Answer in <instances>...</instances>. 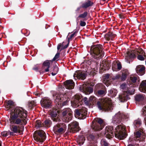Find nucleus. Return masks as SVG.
Returning a JSON list of instances; mask_svg holds the SVG:
<instances>
[{
	"mask_svg": "<svg viewBox=\"0 0 146 146\" xmlns=\"http://www.w3.org/2000/svg\"><path fill=\"white\" fill-rule=\"evenodd\" d=\"M27 113L22 108L16 107L13 110L9 119L11 135L22 132L24 126L27 123Z\"/></svg>",
	"mask_w": 146,
	"mask_h": 146,
	"instance_id": "nucleus-1",
	"label": "nucleus"
},
{
	"mask_svg": "<svg viewBox=\"0 0 146 146\" xmlns=\"http://www.w3.org/2000/svg\"><path fill=\"white\" fill-rule=\"evenodd\" d=\"M97 98L94 96H91L89 98V108H92L93 106L96 104L97 106L100 110L104 111H111L112 109L111 100L109 98H105L102 99L100 101H98Z\"/></svg>",
	"mask_w": 146,
	"mask_h": 146,
	"instance_id": "nucleus-2",
	"label": "nucleus"
},
{
	"mask_svg": "<svg viewBox=\"0 0 146 146\" xmlns=\"http://www.w3.org/2000/svg\"><path fill=\"white\" fill-rule=\"evenodd\" d=\"M125 129V126L123 125H120L116 127L114 133L113 127L112 126H108L106 128L105 135L108 139H111L114 136V134L116 137L120 139L125 138L126 134L124 132Z\"/></svg>",
	"mask_w": 146,
	"mask_h": 146,
	"instance_id": "nucleus-3",
	"label": "nucleus"
},
{
	"mask_svg": "<svg viewBox=\"0 0 146 146\" xmlns=\"http://www.w3.org/2000/svg\"><path fill=\"white\" fill-rule=\"evenodd\" d=\"M71 105L74 108H76L83 105L84 102L86 105L89 107V101H88V98L86 97L82 98V96L80 95H76L73 97L71 100Z\"/></svg>",
	"mask_w": 146,
	"mask_h": 146,
	"instance_id": "nucleus-4",
	"label": "nucleus"
},
{
	"mask_svg": "<svg viewBox=\"0 0 146 146\" xmlns=\"http://www.w3.org/2000/svg\"><path fill=\"white\" fill-rule=\"evenodd\" d=\"M90 52L92 57L97 60L101 58L104 56L103 46L100 44L92 46L90 48Z\"/></svg>",
	"mask_w": 146,
	"mask_h": 146,
	"instance_id": "nucleus-5",
	"label": "nucleus"
},
{
	"mask_svg": "<svg viewBox=\"0 0 146 146\" xmlns=\"http://www.w3.org/2000/svg\"><path fill=\"white\" fill-rule=\"evenodd\" d=\"M67 95V94L66 93L64 94L60 93H57L56 92H54L53 94V96L56 104L61 105L62 102L63 100H64V102L62 104L63 105H65L67 102L68 100L67 98H68Z\"/></svg>",
	"mask_w": 146,
	"mask_h": 146,
	"instance_id": "nucleus-6",
	"label": "nucleus"
},
{
	"mask_svg": "<svg viewBox=\"0 0 146 146\" xmlns=\"http://www.w3.org/2000/svg\"><path fill=\"white\" fill-rule=\"evenodd\" d=\"M104 121L100 118H96L92 122L91 127L94 131H99L104 127Z\"/></svg>",
	"mask_w": 146,
	"mask_h": 146,
	"instance_id": "nucleus-7",
	"label": "nucleus"
},
{
	"mask_svg": "<svg viewBox=\"0 0 146 146\" xmlns=\"http://www.w3.org/2000/svg\"><path fill=\"white\" fill-rule=\"evenodd\" d=\"M33 137L36 141L40 143H42L46 139V134L43 131L39 130L35 132Z\"/></svg>",
	"mask_w": 146,
	"mask_h": 146,
	"instance_id": "nucleus-8",
	"label": "nucleus"
},
{
	"mask_svg": "<svg viewBox=\"0 0 146 146\" xmlns=\"http://www.w3.org/2000/svg\"><path fill=\"white\" fill-rule=\"evenodd\" d=\"M67 128L66 124L63 123L57 124L53 127V131L56 134L59 135L64 133Z\"/></svg>",
	"mask_w": 146,
	"mask_h": 146,
	"instance_id": "nucleus-9",
	"label": "nucleus"
},
{
	"mask_svg": "<svg viewBox=\"0 0 146 146\" xmlns=\"http://www.w3.org/2000/svg\"><path fill=\"white\" fill-rule=\"evenodd\" d=\"M128 117V115L121 113L119 112L113 117L112 122L114 124H118L122 121L123 119L127 118Z\"/></svg>",
	"mask_w": 146,
	"mask_h": 146,
	"instance_id": "nucleus-10",
	"label": "nucleus"
},
{
	"mask_svg": "<svg viewBox=\"0 0 146 146\" xmlns=\"http://www.w3.org/2000/svg\"><path fill=\"white\" fill-rule=\"evenodd\" d=\"M81 108L79 110H76L75 111V114L77 115L78 118L81 119L85 118L87 115V109L83 106L81 107Z\"/></svg>",
	"mask_w": 146,
	"mask_h": 146,
	"instance_id": "nucleus-11",
	"label": "nucleus"
},
{
	"mask_svg": "<svg viewBox=\"0 0 146 146\" xmlns=\"http://www.w3.org/2000/svg\"><path fill=\"white\" fill-rule=\"evenodd\" d=\"M52 102L50 99L48 97L43 98L40 101L41 106L45 109L51 108L52 106Z\"/></svg>",
	"mask_w": 146,
	"mask_h": 146,
	"instance_id": "nucleus-12",
	"label": "nucleus"
},
{
	"mask_svg": "<svg viewBox=\"0 0 146 146\" xmlns=\"http://www.w3.org/2000/svg\"><path fill=\"white\" fill-rule=\"evenodd\" d=\"M68 128L70 132L74 133L78 132L80 129L78 123L76 121L72 122L69 124Z\"/></svg>",
	"mask_w": 146,
	"mask_h": 146,
	"instance_id": "nucleus-13",
	"label": "nucleus"
},
{
	"mask_svg": "<svg viewBox=\"0 0 146 146\" xmlns=\"http://www.w3.org/2000/svg\"><path fill=\"white\" fill-rule=\"evenodd\" d=\"M80 90L86 94H89L93 91V88L90 86H88L86 84H83L80 86Z\"/></svg>",
	"mask_w": 146,
	"mask_h": 146,
	"instance_id": "nucleus-14",
	"label": "nucleus"
},
{
	"mask_svg": "<svg viewBox=\"0 0 146 146\" xmlns=\"http://www.w3.org/2000/svg\"><path fill=\"white\" fill-rule=\"evenodd\" d=\"M121 68V65L120 62L117 61H114L113 62L112 66V68L113 71H118L120 70Z\"/></svg>",
	"mask_w": 146,
	"mask_h": 146,
	"instance_id": "nucleus-15",
	"label": "nucleus"
},
{
	"mask_svg": "<svg viewBox=\"0 0 146 146\" xmlns=\"http://www.w3.org/2000/svg\"><path fill=\"white\" fill-rule=\"evenodd\" d=\"M86 136L88 140L90 141L91 144L88 146H97L96 144L94 143L95 141V137L94 136L90 133V132H88L86 135Z\"/></svg>",
	"mask_w": 146,
	"mask_h": 146,
	"instance_id": "nucleus-16",
	"label": "nucleus"
},
{
	"mask_svg": "<svg viewBox=\"0 0 146 146\" xmlns=\"http://www.w3.org/2000/svg\"><path fill=\"white\" fill-rule=\"evenodd\" d=\"M118 98L119 100L121 102H126L130 98L129 96L127 94V93L125 92L120 94Z\"/></svg>",
	"mask_w": 146,
	"mask_h": 146,
	"instance_id": "nucleus-17",
	"label": "nucleus"
},
{
	"mask_svg": "<svg viewBox=\"0 0 146 146\" xmlns=\"http://www.w3.org/2000/svg\"><path fill=\"white\" fill-rule=\"evenodd\" d=\"M74 78L76 77L78 79L84 80L86 77L85 74L82 72L81 71H78L76 72L74 75Z\"/></svg>",
	"mask_w": 146,
	"mask_h": 146,
	"instance_id": "nucleus-18",
	"label": "nucleus"
},
{
	"mask_svg": "<svg viewBox=\"0 0 146 146\" xmlns=\"http://www.w3.org/2000/svg\"><path fill=\"white\" fill-rule=\"evenodd\" d=\"M137 81H139V77L137 75H132L130 77V81L128 83L130 87H133V84Z\"/></svg>",
	"mask_w": 146,
	"mask_h": 146,
	"instance_id": "nucleus-19",
	"label": "nucleus"
},
{
	"mask_svg": "<svg viewBox=\"0 0 146 146\" xmlns=\"http://www.w3.org/2000/svg\"><path fill=\"white\" fill-rule=\"evenodd\" d=\"M74 82L72 80H67L64 82L65 88L68 89H72L74 87Z\"/></svg>",
	"mask_w": 146,
	"mask_h": 146,
	"instance_id": "nucleus-20",
	"label": "nucleus"
},
{
	"mask_svg": "<svg viewBox=\"0 0 146 146\" xmlns=\"http://www.w3.org/2000/svg\"><path fill=\"white\" fill-rule=\"evenodd\" d=\"M145 67L143 66L139 65L137 66L136 71L138 75L142 76L145 73Z\"/></svg>",
	"mask_w": 146,
	"mask_h": 146,
	"instance_id": "nucleus-21",
	"label": "nucleus"
},
{
	"mask_svg": "<svg viewBox=\"0 0 146 146\" xmlns=\"http://www.w3.org/2000/svg\"><path fill=\"white\" fill-rule=\"evenodd\" d=\"M143 133L141 131H138L135 133L134 140L136 141H142L141 139V136L143 135Z\"/></svg>",
	"mask_w": 146,
	"mask_h": 146,
	"instance_id": "nucleus-22",
	"label": "nucleus"
},
{
	"mask_svg": "<svg viewBox=\"0 0 146 146\" xmlns=\"http://www.w3.org/2000/svg\"><path fill=\"white\" fill-rule=\"evenodd\" d=\"M139 90L141 92L146 93V80L141 82L140 85Z\"/></svg>",
	"mask_w": 146,
	"mask_h": 146,
	"instance_id": "nucleus-23",
	"label": "nucleus"
},
{
	"mask_svg": "<svg viewBox=\"0 0 146 146\" xmlns=\"http://www.w3.org/2000/svg\"><path fill=\"white\" fill-rule=\"evenodd\" d=\"M76 139L77 142L80 146H81L83 144L85 140V138L82 135L78 136Z\"/></svg>",
	"mask_w": 146,
	"mask_h": 146,
	"instance_id": "nucleus-24",
	"label": "nucleus"
},
{
	"mask_svg": "<svg viewBox=\"0 0 146 146\" xmlns=\"http://www.w3.org/2000/svg\"><path fill=\"white\" fill-rule=\"evenodd\" d=\"M135 57V55L132 52H128L125 56V59L127 63H130L131 59Z\"/></svg>",
	"mask_w": 146,
	"mask_h": 146,
	"instance_id": "nucleus-25",
	"label": "nucleus"
},
{
	"mask_svg": "<svg viewBox=\"0 0 146 146\" xmlns=\"http://www.w3.org/2000/svg\"><path fill=\"white\" fill-rule=\"evenodd\" d=\"M65 112L62 114V119L63 121L68 122L72 119V115H65Z\"/></svg>",
	"mask_w": 146,
	"mask_h": 146,
	"instance_id": "nucleus-26",
	"label": "nucleus"
},
{
	"mask_svg": "<svg viewBox=\"0 0 146 146\" xmlns=\"http://www.w3.org/2000/svg\"><path fill=\"white\" fill-rule=\"evenodd\" d=\"M69 43H67V42H64L62 43H60L57 46V49L59 50L60 49H61L60 51L66 48L68 46Z\"/></svg>",
	"mask_w": 146,
	"mask_h": 146,
	"instance_id": "nucleus-27",
	"label": "nucleus"
},
{
	"mask_svg": "<svg viewBox=\"0 0 146 146\" xmlns=\"http://www.w3.org/2000/svg\"><path fill=\"white\" fill-rule=\"evenodd\" d=\"M121 72L122 74L121 78V79L122 81L125 80L129 74L128 71L127 69H124L121 71Z\"/></svg>",
	"mask_w": 146,
	"mask_h": 146,
	"instance_id": "nucleus-28",
	"label": "nucleus"
},
{
	"mask_svg": "<svg viewBox=\"0 0 146 146\" xmlns=\"http://www.w3.org/2000/svg\"><path fill=\"white\" fill-rule=\"evenodd\" d=\"M110 74H107L103 77V83L107 86H108L110 84L109 81Z\"/></svg>",
	"mask_w": 146,
	"mask_h": 146,
	"instance_id": "nucleus-29",
	"label": "nucleus"
},
{
	"mask_svg": "<svg viewBox=\"0 0 146 146\" xmlns=\"http://www.w3.org/2000/svg\"><path fill=\"white\" fill-rule=\"evenodd\" d=\"M116 35L112 33H109L106 34L105 36V38L106 39L108 40H112L115 36Z\"/></svg>",
	"mask_w": 146,
	"mask_h": 146,
	"instance_id": "nucleus-30",
	"label": "nucleus"
},
{
	"mask_svg": "<svg viewBox=\"0 0 146 146\" xmlns=\"http://www.w3.org/2000/svg\"><path fill=\"white\" fill-rule=\"evenodd\" d=\"M109 64L105 61H103L100 64V68L102 70H106L108 69Z\"/></svg>",
	"mask_w": 146,
	"mask_h": 146,
	"instance_id": "nucleus-31",
	"label": "nucleus"
},
{
	"mask_svg": "<svg viewBox=\"0 0 146 146\" xmlns=\"http://www.w3.org/2000/svg\"><path fill=\"white\" fill-rule=\"evenodd\" d=\"M51 61L46 60L43 63V65L44 68L46 67V68L45 69V72H47L49 71V68L50 67V62H51Z\"/></svg>",
	"mask_w": 146,
	"mask_h": 146,
	"instance_id": "nucleus-32",
	"label": "nucleus"
},
{
	"mask_svg": "<svg viewBox=\"0 0 146 146\" xmlns=\"http://www.w3.org/2000/svg\"><path fill=\"white\" fill-rule=\"evenodd\" d=\"M135 99L136 101L140 102L143 101L145 99V98L143 95L138 94L135 96Z\"/></svg>",
	"mask_w": 146,
	"mask_h": 146,
	"instance_id": "nucleus-33",
	"label": "nucleus"
},
{
	"mask_svg": "<svg viewBox=\"0 0 146 146\" xmlns=\"http://www.w3.org/2000/svg\"><path fill=\"white\" fill-rule=\"evenodd\" d=\"M51 116L52 117V119L54 121H58V119L56 116H57V114L56 110L55 111H52L51 113Z\"/></svg>",
	"mask_w": 146,
	"mask_h": 146,
	"instance_id": "nucleus-34",
	"label": "nucleus"
},
{
	"mask_svg": "<svg viewBox=\"0 0 146 146\" xmlns=\"http://www.w3.org/2000/svg\"><path fill=\"white\" fill-rule=\"evenodd\" d=\"M117 93V90L113 89L110 90L109 92V95L112 97H115Z\"/></svg>",
	"mask_w": 146,
	"mask_h": 146,
	"instance_id": "nucleus-35",
	"label": "nucleus"
},
{
	"mask_svg": "<svg viewBox=\"0 0 146 146\" xmlns=\"http://www.w3.org/2000/svg\"><path fill=\"white\" fill-rule=\"evenodd\" d=\"M133 124L135 127H139L141 124V121L140 119H138L134 121Z\"/></svg>",
	"mask_w": 146,
	"mask_h": 146,
	"instance_id": "nucleus-36",
	"label": "nucleus"
},
{
	"mask_svg": "<svg viewBox=\"0 0 146 146\" xmlns=\"http://www.w3.org/2000/svg\"><path fill=\"white\" fill-rule=\"evenodd\" d=\"M93 3L90 1H88L85 3H83L82 6V7L84 8H87L90 6L92 5Z\"/></svg>",
	"mask_w": 146,
	"mask_h": 146,
	"instance_id": "nucleus-37",
	"label": "nucleus"
},
{
	"mask_svg": "<svg viewBox=\"0 0 146 146\" xmlns=\"http://www.w3.org/2000/svg\"><path fill=\"white\" fill-rule=\"evenodd\" d=\"M141 115L144 117V119L146 125V106L142 109L141 112Z\"/></svg>",
	"mask_w": 146,
	"mask_h": 146,
	"instance_id": "nucleus-38",
	"label": "nucleus"
},
{
	"mask_svg": "<svg viewBox=\"0 0 146 146\" xmlns=\"http://www.w3.org/2000/svg\"><path fill=\"white\" fill-rule=\"evenodd\" d=\"M64 112H65V115H72V112L70 108H66L64 109L63 111L62 114Z\"/></svg>",
	"mask_w": 146,
	"mask_h": 146,
	"instance_id": "nucleus-39",
	"label": "nucleus"
},
{
	"mask_svg": "<svg viewBox=\"0 0 146 146\" xmlns=\"http://www.w3.org/2000/svg\"><path fill=\"white\" fill-rule=\"evenodd\" d=\"M52 122L49 119H47L44 122V124H43V126L45 127H49L51 125Z\"/></svg>",
	"mask_w": 146,
	"mask_h": 146,
	"instance_id": "nucleus-40",
	"label": "nucleus"
},
{
	"mask_svg": "<svg viewBox=\"0 0 146 146\" xmlns=\"http://www.w3.org/2000/svg\"><path fill=\"white\" fill-rule=\"evenodd\" d=\"M133 87H131V88H129L127 91L125 92L127 93V94L129 96V94L132 95L134 94L135 90Z\"/></svg>",
	"mask_w": 146,
	"mask_h": 146,
	"instance_id": "nucleus-41",
	"label": "nucleus"
},
{
	"mask_svg": "<svg viewBox=\"0 0 146 146\" xmlns=\"http://www.w3.org/2000/svg\"><path fill=\"white\" fill-rule=\"evenodd\" d=\"M146 57V55L145 53V55H143L142 54H138L137 56V58L138 59L141 61H143L145 59Z\"/></svg>",
	"mask_w": 146,
	"mask_h": 146,
	"instance_id": "nucleus-42",
	"label": "nucleus"
},
{
	"mask_svg": "<svg viewBox=\"0 0 146 146\" xmlns=\"http://www.w3.org/2000/svg\"><path fill=\"white\" fill-rule=\"evenodd\" d=\"M101 146H108L109 145V143L105 139H102L101 141Z\"/></svg>",
	"mask_w": 146,
	"mask_h": 146,
	"instance_id": "nucleus-43",
	"label": "nucleus"
},
{
	"mask_svg": "<svg viewBox=\"0 0 146 146\" xmlns=\"http://www.w3.org/2000/svg\"><path fill=\"white\" fill-rule=\"evenodd\" d=\"M104 88V86L102 83H99L97 84L95 88L97 90L100 89H103Z\"/></svg>",
	"mask_w": 146,
	"mask_h": 146,
	"instance_id": "nucleus-44",
	"label": "nucleus"
},
{
	"mask_svg": "<svg viewBox=\"0 0 146 146\" xmlns=\"http://www.w3.org/2000/svg\"><path fill=\"white\" fill-rule=\"evenodd\" d=\"M36 103L34 101H31L28 103L29 107V109H32L36 105Z\"/></svg>",
	"mask_w": 146,
	"mask_h": 146,
	"instance_id": "nucleus-45",
	"label": "nucleus"
},
{
	"mask_svg": "<svg viewBox=\"0 0 146 146\" xmlns=\"http://www.w3.org/2000/svg\"><path fill=\"white\" fill-rule=\"evenodd\" d=\"M43 124H41L40 121V120H36L35 123V126L37 128H40V127H42Z\"/></svg>",
	"mask_w": 146,
	"mask_h": 146,
	"instance_id": "nucleus-46",
	"label": "nucleus"
},
{
	"mask_svg": "<svg viewBox=\"0 0 146 146\" xmlns=\"http://www.w3.org/2000/svg\"><path fill=\"white\" fill-rule=\"evenodd\" d=\"M87 15V13L86 12H85L82 14L80 15L76 19L77 21H78L79 19V18H84L86 17Z\"/></svg>",
	"mask_w": 146,
	"mask_h": 146,
	"instance_id": "nucleus-47",
	"label": "nucleus"
},
{
	"mask_svg": "<svg viewBox=\"0 0 146 146\" xmlns=\"http://www.w3.org/2000/svg\"><path fill=\"white\" fill-rule=\"evenodd\" d=\"M136 51L138 52L139 54H142L143 55H145V52H144L143 50L141 48H139L136 50Z\"/></svg>",
	"mask_w": 146,
	"mask_h": 146,
	"instance_id": "nucleus-48",
	"label": "nucleus"
},
{
	"mask_svg": "<svg viewBox=\"0 0 146 146\" xmlns=\"http://www.w3.org/2000/svg\"><path fill=\"white\" fill-rule=\"evenodd\" d=\"M77 32L76 31H75L71 35L68 37V42L69 43V42L71 39L73 37H74L76 33Z\"/></svg>",
	"mask_w": 146,
	"mask_h": 146,
	"instance_id": "nucleus-49",
	"label": "nucleus"
},
{
	"mask_svg": "<svg viewBox=\"0 0 146 146\" xmlns=\"http://www.w3.org/2000/svg\"><path fill=\"white\" fill-rule=\"evenodd\" d=\"M60 51L59 52H58L56 54L55 56L52 59L53 61L58 60V58L60 56Z\"/></svg>",
	"mask_w": 146,
	"mask_h": 146,
	"instance_id": "nucleus-50",
	"label": "nucleus"
},
{
	"mask_svg": "<svg viewBox=\"0 0 146 146\" xmlns=\"http://www.w3.org/2000/svg\"><path fill=\"white\" fill-rule=\"evenodd\" d=\"M54 70L55 71L54 72H52V76H54L56 74L58 71V68L57 66H56L54 68Z\"/></svg>",
	"mask_w": 146,
	"mask_h": 146,
	"instance_id": "nucleus-51",
	"label": "nucleus"
},
{
	"mask_svg": "<svg viewBox=\"0 0 146 146\" xmlns=\"http://www.w3.org/2000/svg\"><path fill=\"white\" fill-rule=\"evenodd\" d=\"M98 93L99 95H104L105 94V91L103 90H98Z\"/></svg>",
	"mask_w": 146,
	"mask_h": 146,
	"instance_id": "nucleus-52",
	"label": "nucleus"
},
{
	"mask_svg": "<svg viewBox=\"0 0 146 146\" xmlns=\"http://www.w3.org/2000/svg\"><path fill=\"white\" fill-rule=\"evenodd\" d=\"M7 104L9 106H12L13 105V101L11 100H9L7 102Z\"/></svg>",
	"mask_w": 146,
	"mask_h": 146,
	"instance_id": "nucleus-53",
	"label": "nucleus"
},
{
	"mask_svg": "<svg viewBox=\"0 0 146 146\" xmlns=\"http://www.w3.org/2000/svg\"><path fill=\"white\" fill-rule=\"evenodd\" d=\"M86 23L85 22L83 21H80V25L81 26L84 27L85 26Z\"/></svg>",
	"mask_w": 146,
	"mask_h": 146,
	"instance_id": "nucleus-54",
	"label": "nucleus"
},
{
	"mask_svg": "<svg viewBox=\"0 0 146 146\" xmlns=\"http://www.w3.org/2000/svg\"><path fill=\"white\" fill-rule=\"evenodd\" d=\"M120 75L119 74H116L113 78V79H117L120 78Z\"/></svg>",
	"mask_w": 146,
	"mask_h": 146,
	"instance_id": "nucleus-55",
	"label": "nucleus"
},
{
	"mask_svg": "<svg viewBox=\"0 0 146 146\" xmlns=\"http://www.w3.org/2000/svg\"><path fill=\"white\" fill-rule=\"evenodd\" d=\"M126 87V85L124 84H122L120 86V88H121L123 90L125 89Z\"/></svg>",
	"mask_w": 146,
	"mask_h": 146,
	"instance_id": "nucleus-56",
	"label": "nucleus"
},
{
	"mask_svg": "<svg viewBox=\"0 0 146 146\" xmlns=\"http://www.w3.org/2000/svg\"><path fill=\"white\" fill-rule=\"evenodd\" d=\"M2 134L4 136H7V132H3L2 133Z\"/></svg>",
	"mask_w": 146,
	"mask_h": 146,
	"instance_id": "nucleus-57",
	"label": "nucleus"
},
{
	"mask_svg": "<svg viewBox=\"0 0 146 146\" xmlns=\"http://www.w3.org/2000/svg\"><path fill=\"white\" fill-rule=\"evenodd\" d=\"M34 94L36 96H40V94L39 93H34Z\"/></svg>",
	"mask_w": 146,
	"mask_h": 146,
	"instance_id": "nucleus-58",
	"label": "nucleus"
},
{
	"mask_svg": "<svg viewBox=\"0 0 146 146\" xmlns=\"http://www.w3.org/2000/svg\"><path fill=\"white\" fill-rule=\"evenodd\" d=\"M33 69L35 70H37L38 69V68L37 67L35 68H33Z\"/></svg>",
	"mask_w": 146,
	"mask_h": 146,
	"instance_id": "nucleus-59",
	"label": "nucleus"
},
{
	"mask_svg": "<svg viewBox=\"0 0 146 146\" xmlns=\"http://www.w3.org/2000/svg\"><path fill=\"white\" fill-rule=\"evenodd\" d=\"M91 86H93L94 85V83H92L90 85Z\"/></svg>",
	"mask_w": 146,
	"mask_h": 146,
	"instance_id": "nucleus-60",
	"label": "nucleus"
},
{
	"mask_svg": "<svg viewBox=\"0 0 146 146\" xmlns=\"http://www.w3.org/2000/svg\"><path fill=\"white\" fill-rule=\"evenodd\" d=\"M80 9V8H79V7H78V8H77V10H79V9Z\"/></svg>",
	"mask_w": 146,
	"mask_h": 146,
	"instance_id": "nucleus-61",
	"label": "nucleus"
},
{
	"mask_svg": "<svg viewBox=\"0 0 146 146\" xmlns=\"http://www.w3.org/2000/svg\"><path fill=\"white\" fill-rule=\"evenodd\" d=\"M84 64V63H82L81 64V65H83V64Z\"/></svg>",
	"mask_w": 146,
	"mask_h": 146,
	"instance_id": "nucleus-62",
	"label": "nucleus"
},
{
	"mask_svg": "<svg viewBox=\"0 0 146 146\" xmlns=\"http://www.w3.org/2000/svg\"><path fill=\"white\" fill-rule=\"evenodd\" d=\"M110 146H115V145H111Z\"/></svg>",
	"mask_w": 146,
	"mask_h": 146,
	"instance_id": "nucleus-63",
	"label": "nucleus"
},
{
	"mask_svg": "<svg viewBox=\"0 0 146 146\" xmlns=\"http://www.w3.org/2000/svg\"><path fill=\"white\" fill-rule=\"evenodd\" d=\"M1 38H0V40H1Z\"/></svg>",
	"mask_w": 146,
	"mask_h": 146,
	"instance_id": "nucleus-64",
	"label": "nucleus"
}]
</instances>
